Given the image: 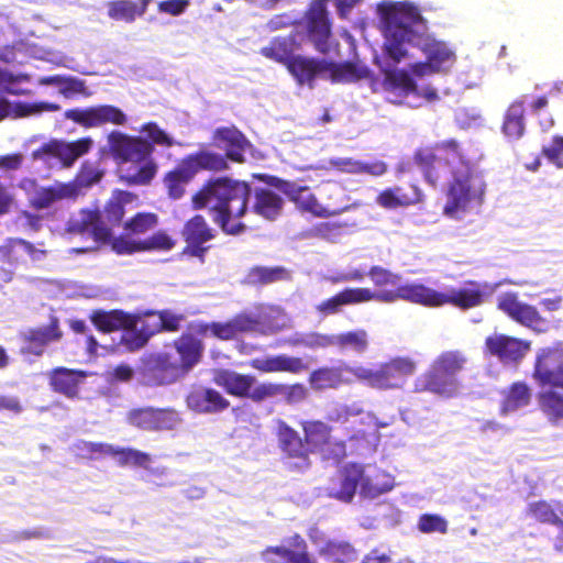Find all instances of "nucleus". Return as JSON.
Returning a JSON list of instances; mask_svg holds the SVG:
<instances>
[{
	"label": "nucleus",
	"instance_id": "nucleus-1",
	"mask_svg": "<svg viewBox=\"0 0 563 563\" xmlns=\"http://www.w3.org/2000/svg\"><path fill=\"white\" fill-rule=\"evenodd\" d=\"M376 12L384 35V56L378 64L388 100L412 108L420 106V99L435 100L437 90L418 80L448 74L456 62L454 47L428 32L426 20L410 1L385 0Z\"/></svg>",
	"mask_w": 563,
	"mask_h": 563
},
{
	"label": "nucleus",
	"instance_id": "nucleus-2",
	"mask_svg": "<svg viewBox=\"0 0 563 563\" xmlns=\"http://www.w3.org/2000/svg\"><path fill=\"white\" fill-rule=\"evenodd\" d=\"M416 161L428 183L435 186L446 172L452 179L445 191L443 214L453 220H463L481 207L485 183L464 157L455 141H446L435 148L420 150Z\"/></svg>",
	"mask_w": 563,
	"mask_h": 563
},
{
	"label": "nucleus",
	"instance_id": "nucleus-3",
	"mask_svg": "<svg viewBox=\"0 0 563 563\" xmlns=\"http://www.w3.org/2000/svg\"><path fill=\"white\" fill-rule=\"evenodd\" d=\"M367 275L378 290L372 292H391L396 297L384 303H393L397 300H406L429 307H440L451 303L461 309H470L482 305L485 298L490 297L501 285L506 283H471L464 288H448L437 291L419 283H401V277L382 266H373Z\"/></svg>",
	"mask_w": 563,
	"mask_h": 563
},
{
	"label": "nucleus",
	"instance_id": "nucleus-4",
	"mask_svg": "<svg viewBox=\"0 0 563 563\" xmlns=\"http://www.w3.org/2000/svg\"><path fill=\"white\" fill-rule=\"evenodd\" d=\"M296 40L292 36H278L262 47L261 54L286 65L300 85H311L316 77L330 79L333 82H352L367 76L365 67H357L350 63L335 64L294 56Z\"/></svg>",
	"mask_w": 563,
	"mask_h": 563
},
{
	"label": "nucleus",
	"instance_id": "nucleus-5",
	"mask_svg": "<svg viewBox=\"0 0 563 563\" xmlns=\"http://www.w3.org/2000/svg\"><path fill=\"white\" fill-rule=\"evenodd\" d=\"M250 187L242 181L218 178L194 197L196 208H208L213 220L229 234H239L244 224L239 220L249 206Z\"/></svg>",
	"mask_w": 563,
	"mask_h": 563
},
{
	"label": "nucleus",
	"instance_id": "nucleus-6",
	"mask_svg": "<svg viewBox=\"0 0 563 563\" xmlns=\"http://www.w3.org/2000/svg\"><path fill=\"white\" fill-rule=\"evenodd\" d=\"M191 329L174 341L170 351L153 355L145 364L143 379L147 385H167L190 372L205 352L203 342Z\"/></svg>",
	"mask_w": 563,
	"mask_h": 563
},
{
	"label": "nucleus",
	"instance_id": "nucleus-7",
	"mask_svg": "<svg viewBox=\"0 0 563 563\" xmlns=\"http://www.w3.org/2000/svg\"><path fill=\"white\" fill-rule=\"evenodd\" d=\"M108 145L111 155L120 164V178L129 185H148L157 174V164L152 158V144L144 139L113 131L108 136Z\"/></svg>",
	"mask_w": 563,
	"mask_h": 563
},
{
	"label": "nucleus",
	"instance_id": "nucleus-8",
	"mask_svg": "<svg viewBox=\"0 0 563 563\" xmlns=\"http://www.w3.org/2000/svg\"><path fill=\"white\" fill-rule=\"evenodd\" d=\"M91 321L102 332L121 330L120 343L129 351L143 347L153 334L163 330L161 312H148L140 317L120 310L97 311Z\"/></svg>",
	"mask_w": 563,
	"mask_h": 563
},
{
	"label": "nucleus",
	"instance_id": "nucleus-9",
	"mask_svg": "<svg viewBox=\"0 0 563 563\" xmlns=\"http://www.w3.org/2000/svg\"><path fill=\"white\" fill-rule=\"evenodd\" d=\"M136 197L128 191L117 190L108 201L102 213L82 210L68 223L70 233L87 234L95 242L110 238L111 227L118 224L124 214V206L132 203Z\"/></svg>",
	"mask_w": 563,
	"mask_h": 563
},
{
	"label": "nucleus",
	"instance_id": "nucleus-10",
	"mask_svg": "<svg viewBox=\"0 0 563 563\" xmlns=\"http://www.w3.org/2000/svg\"><path fill=\"white\" fill-rule=\"evenodd\" d=\"M467 360L460 351L441 353L430 369L415 382V391H430L444 398H452L460 391L457 374L464 368Z\"/></svg>",
	"mask_w": 563,
	"mask_h": 563
},
{
	"label": "nucleus",
	"instance_id": "nucleus-11",
	"mask_svg": "<svg viewBox=\"0 0 563 563\" xmlns=\"http://www.w3.org/2000/svg\"><path fill=\"white\" fill-rule=\"evenodd\" d=\"M416 371V363L408 357H395L375 367L356 365L357 382L378 390L402 388L407 378Z\"/></svg>",
	"mask_w": 563,
	"mask_h": 563
},
{
	"label": "nucleus",
	"instance_id": "nucleus-12",
	"mask_svg": "<svg viewBox=\"0 0 563 563\" xmlns=\"http://www.w3.org/2000/svg\"><path fill=\"white\" fill-rule=\"evenodd\" d=\"M227 167L225 158L216 153L202 151L196 155H189L172 172L164 183L168 195L173 199H179L185 191V186L200 169L221 170Z\"/></svg>",
	"mask_w": 563,
	"mask_h": 563
},
{
	"label": "nucleus",
	"instance_id": "nucleus-13",
	"mask_svg": "<svg viewBox=\"0 0 563 563\" xmlns=\"http://www.w3.org/2000/svg\"><path fill=\"white\" fill-rule=\"evenodd\" d=\"M93 145L90 137L75 142L51 141L33 152L35 161H42L49 168L70 167L75 161L87 154Z\"/></svg>",
	"mask_w": 563,
	"mask_h": 563
},
{
	"label": "nucleus",
	"instance_id": "nucleus-14",
	"mask_svg": "<svg viewBox=\"0 0 563 563\" xmlns=\"http://www.w3.org/2000/svg\"><path fill=\"white\" fill-rule=\"evenodd\" d=\"M19 187L25 192L30 203L36 209L49 208L60 200L76 197L79 192L77 183L56 181L48 187H41L32 178H23Z\"/></svg>",
	"mask_w": 563,
	"mask_h": 563
},
{
	"label": "nucleus",
	"instance_id": "nucleus-15",
	"mask_svg": "<svg viewBox=\"0 0 563 563\" xmlns=\"http://www.w3.org/2000/svg\"><path fill=\"white\" fill-rule=\"evenodd\" d=\"M534 378L541 385L563 389V342L537 351Z\"/></svg>",
	"mask_w": 563,
	"mask_h": 563
},
{
	"label": "nucleus",
	"instance_id": "nucleus-16",
	"mask_svg": "<svg viewBox=\"0 0 563 563\" xmlns=\"http://www.w3.org/2000/svg\"><path fill=\"white\" fill-rule=\"evenodd\" d=\"M305 30L309 41L320 53L338 54V45L333 44L331 37L328 12L323 1H317L311 4L306 18Z\"/></svg>",
	"mask_w": 563,
	"mask_h": 563
},
{
	"label": "nucleus",
	"instance_id": "nucleus-17",
	"mask_svg": "<svg viewBox=\"0 0 563 563\" xmlns=\"http://www.w3.org/2000/svg\"><path fill=\"white\" fill-rule=\"evenodd\" d=\"M307 443L313 451L320 453L324 460L334 462L345 456V444L333 440L330 435V427L322 421H306L302 423Z\"/></svg>",
	"mask_w": 563,
	"mask_h": 563
},
{
	"label": "nucleus",
	"instance_id": "nucleus-18",
	"mask_svg": "<svg viewBox=\"0 0 563 563\" xmlns=\"http://www.w3.org/2000/svg\"><path fill=\"white\" fill-rule=\"evenodd\" d=\"M265 563H318L308 552L305 539L299 534L286 538L282 544L268 547L261 552Z\"/></svg>",
	"mask_w": 563,
	"mask_h": 563
},
{
	"label": "nucleus",
	"instance_id": "nucleus-19",
	"mask_svg": "<svg viewBox=\"0 0 563 563\" xmlns=\"http://www.w3.org/2000/svg\"><path fill=\"white\" fill-rule=\"evenodd\" d=\"M89 451L97 456H111L120 466H136L148 471L154 476L166 473L165 468H151L152 457L150 454L131 449L120 448L108 443H89Z\"/></svg>",
	"mask_w": 563,
	"mask_h": 563
},
{
	"label": "nucleus",
	"instance_id": "nucleus-20",
	"mask_svg": "<svg viewBox=\"0 0 563 563\" xmlns=\"http://www.w3.org/2000/svg\"><path fill=\"white\" fill-rule=\"evenodd\" d=\"M357 416H361V422L363 424L373 428L375 431L380 428L389 427L396 419L395 415L378 418L372 412L364 413L361 404L356 401L352 404L333 401L330 402L325 409V418L331 422L346 423Z\"/></svg>",
	"mask_w": 563,
	"mask_h": 563
},
{
	"label": "nucleus",
	"instance_id": "nucleus-21",
	"mask_svg": "<svg viewBox=\"0 0 563 563\" xmlns=\"http://www.w3.org/2000/svg\"><path fill=\"white\" fill-rule=\"evenodd\" d=\"M45 252L21 239H8L0 245V262L9 266L1 271L0 279L8 283L12 278V269L19 264L25 263L27 258L33 262L41 261Z\"/></svg>",
	"mask_w": 563,
	"mask_h": 563
},
{
	"label": "nucleus",
	"instance_id": "nucleus-22",
	"mask_svg": "<svg viewBox=\"0 0 563 563\" xmlns=\"http://www.w3.org/2000/svg\"><path fill=\"white\" fill-rule=\"evenodd\" d=\"M395 297L391 292H372L369 288H346L335 296L323 300L316 308L321 314L329 316L340 312L343 306L358 305L372 300L389 301Z\"/></svg>",
	"mask_w": 563,
	"mask_h": 563
},
{
	"label": "nucleus",
	"instance_id": "nucleus-23",
	"mask_svg": "<svg viewBox=\"0 0 563 563\" xmlns=\"http://www.w3.org/2000/svg\"><path fill=\"white\" fill-rule=\"evenodd\" d=\"M498 308L520 324L537 332H544L548 328L545 320L537 309L519 301L514 292H505L498 297Z\"/></svg>",
	"mask_w": 563,
	"mask_h": 563
},
{
	"label": "nucleus",
	"instance_id": "nucleus-24",
	"mask_svg": "<svg viewBox=\"0 0 563 563\" xmlns=\"http://www.w3.org/2000/svg\"><path fill=\"white\" fill-rule=\"evenodd\" d=\"M65 118L85 128H95L106 123L123 125L126 122V115L119 108L110 104L67 110Z\"/></svg>",
	"mask_w": 563,
	"mask_h": 563
},
{
	"label": "nucleus",
	"instance_id": "nucleus-25",
	"mask_svg": "<svg viewBox=\"0 0 563 563\" xmlns=\"http://www.w3.org/2000/svg\"><path fill=\"white\" fill-rule=\"evenodd\" d=\"M276 186L287 195L299 209L313 216L330 217L341 210L340 208L331 209L330 206L321 205L308 187L280 179L277 180Z\"/></svg>",
	"mask_w": 563,
	"mask_h": 563
},
{
	"label": "nucleus",
	"instance_id": "nucleus-26",
	"mask_svg": "<svg viewBox=\"0 0 563 563\" xmlns=\"http://www.w3.org/2000/svg\"><path fill=\"white\" fill-rule=\"evenodd\" d=\"M276 434L280 450L287 455L289 466L302 471L309 466L308 455L298 432L290 428L285 421H276Z\"/></svg>",
	"mask_w": 563,
	"mask_h": 563
},
{
	"label": "nucleus",
	"instance_id": "nucleus-27",
	"mask_svg": "<svg viewBox=\"0 0 563 563\" xmlns=\"http://www.w3.org/2000/svg\"><path fill=\"white\" fill-rule=\"evenodd\" d=\"M186 404L190 410L205 415L222 412L230 406V401L220 391L202 385L190 388Z\"/></svg>",
	"mask_w": 563,
	"mask_h": 563
},
{
	"label": "nucleus",
	"instance_id": "nucleus-28",
	"mask_svg": "<svg viewBox=\"0 0 563 563\" xmlns=\"http://www.w3.org/2000/svg\"><path fill=\"white\" fill-rule=\"evenodd\" d=\"M487 351L503 363H517L530 350V342L514 336L494 333L485 342Z\"/></svg>",
	"mask_w": 563,
	"mask_h": 563
},
{
	"label": "nucleus",
	"instance_id": "nucleus-29",
	"mask_svg": "<svg viewBox=\"0 0 563 563\" xmlns=\"http://www.w3.org/2000/svg\"><path fill=\"white\" fill-rule=\"evenodd\" d=\"M357 364H346L343 363L339 366L333 367H321L313 371L310 374L309 383L312 389L314 390H323L328 388H338L340 385H350L356 379V369Z\"/></svg>",
	"mask_w": 563,
	"mask_h": 563
},
{
	"label": "nucleus",
	"instance_id": "nucleus-30",
	"mask_svg": "<svg viewBox=\"0 0 563 563\" xmlns=\"http://www.w3.org/2000/svg\"><path fill=\"white\" fill-rule=\"evenodd\" d=\"M363 466L358 464L345 465L328 485V495L344 503L352 501L356 488L361 487Z\"/></svg>",
	"mask_w": 563,
	"mask_h": 563
},
{
	"label": "nucleus",
	"instance_id": "nucleus-31",
	"mask_svg": "<svg viewBox=\"0 0 563 563\" xmlns=\"http://www.w3.org/2000/svg\"><path fill=\"white\" fill-rule=\"evenodd\" d=\"M63 333L58 328V321L53 318L48 325L30 329L21 334L23 339L21 353L41 356L45 347L52 342L59 341Z\"/></svg>",
	"mask_w": 563,
	"mask_h": 563
},
{
	"label": "nucleus",
	"instance_id": "nucleus-32",
	"mask_svg": "<svg viewBox=\"0 0 563 563\" xmlns=\"http://www.w3.org/2000/svg\"><path fill=\"white\" fill-rule=\"evenodd\" d=\"M311 542L318 548L320 556L333 563H352L357 559V551L347 541L323 540L318 531H311Z\"/></svg>",
	"mask_w": 563,
	"mask_h": 563
},
{
	"label": "nucleus",
	"instance_id": "nucleus-33",
	"mask_svg": "<svg viewBox=\"0 0 563 563\" xmlns=\"http://www.w3.org/2000/svg\"><path fill=\"white\" fill-rule=\"evenodd\" d=\"M212 382L229 395L246 398L256 379L254 376L244 375L232 369L217 368L212 371Z\"/></svg>",
	"mask_w": 563,
	"mask_h": 563
},
{
	"label": "nucleus",
	"instance_id": "nucleus-34",
	"mask_svg": "<svg viewBox=\"0 0 563 563\" xmlns=\"http://www.w3.org/2000/svg\"><path fill=\"white\" fill-rule=\"evenodd\" d=\"M172 247L173 242L170 238L164 233L155 234L144 241L130 236L119 238L112 243L113 251L121 255H128L146 250H169Z\"/></svg>",
	"mask_w": 563,
	"mask_h": 563
},
{
	"label": "nucleus",
	"instance_id": "nucleus-35",
	"mask_svg": "<svg viewBox=\"0 0 563 563\" xmlns=\"http://www.w3.org/2000/svg\"><path fill=\"white\" fill-rule=\"evenodd\" d=\"M213 141L216 146L224 150L227 156L235 162H243L244 153L250 148L244 135L235 128L217 129Z\"/></svg>",
	"mask_w": 563,
	"mask_h": 563
},
{
	"label": "nucleus",
	"instance_id": "nucleus-36",
	"mask_svg": "<svg viewBox=\"0 0 563 563\" xmlns=\"http://www.w3.org/2000/svg\"><path fill=\"white\" fill-rule=\"evenodd\" d=\"M250 366L262 373L287 372L297 374L305 369L301 358L286 354L255 357L251 360Z\"/></svg>",
	"mask_w": 563,
	"mask_h": 563
},
{
	"label": "nucleus",
	"instance_id": "nucleus-37",
	"mask_svg": "<svg viewBox=\"0 0 563 563\" xmlns=\"http://www.w3.org/2000/svg\"><path fill=\"white\" fill-rule=\"evenodd\" d=\"M329 167L342 173L371 175L378 177L387 172V165L380 159H355L352 157H334L329 161Z\"/></svg>",
	"mask_w": 563,
	"mask_h": 563
},
{
	"label": "nucleus",
	"instance_id": "nucleus-38",
	"mask_svg": "<svg viewBox=\"0 0 563 563\" xmlns=\"http://www.w3.org/2000/svg\"><path fill=\"white\" fill-rule=\"evenodd\" d=\"M86 377L80 371L57 367L48 373L49 385L53 390L65 395L68 398H75L78 394V385Z\"/></svg>",
	"mask_w": 563,
	"mask_h": 563
},
{
	"label": "nucleus",
	"instance_id": "nucleus-39",
	"mask_svg": "<svg viewBox=\"0 0 563 563\" xmlns=\"http://www.w3.org/2000/svg\"><path fill=\"white\" fill-rule=\"evenodd\" d=\"M60 107L52 102H14L11 103L5 99H0V121L7 117L24 118L38 115L42 112H56Z\"/></svg>",
	"mask_w": 563,
	"mask_h": 563
},
{
	"label": "nucleus",
	"instance_id": "nucleus-40",
	"mask_svg": "<svg viewBox=\"0 0 563 563\" xmlns=\"http://www.w3.org/2000/svg\"><path fill=\"white\" fill-rule=\"evenodd\" d=\"M284 200L275 191L256 189L252 200V211L266 220H275L283 210Z\"/></svg>",
	"mask_w": 563,
	"mask_h": 563
},
{
	"label": "nucleus",
	"instance_id": "nucleus-41",
	"mask_svg": "<svg viewBox=\"0 0 563 563\" xmlns=\"http://www.w3.org/2000/svg\"><path fill=\"white\" fill-rule=\"evenodd\" d=\"M421 200V191L412 186L410 192H407L399 186L383 190L376 198V203L385 209L405 208Z\"/></svg>",
	"mask_w": 563,
	"mask_h": 563
},
{
	"label": "nucleus",
	"instance_id": "nucleus-42",
	"mask_svg": "<svg viewBox=\"0 0 563 563\" xmlns=\"http://www.w3.org/2000/svg\"><path fill=\"white\" fill-rule=\"evenodd\" d=\"M395 486L394 477L387 473L363 467L361 481V495L366 498H376L390 492Z\"/></svg>",
	"mask_w": 563,
	"mask_h": 563
},
{
	"label": "nucleus",
	"instance_id": "nucleus-43",
	"mask_svg": "<svg viewBox=\"0 0 563 563\" xmlns=\"http://www.w3.org/2000/svg\"><path fill=\"white\" fill-rule=\"evenodd\" d=\"M183 234L188 243V250L195 256H200L205 251L202 244L213 238L211 229L200 216L187 222Z\"/></svg>",
	"mask_w": 563,
	"mask_h": 563
},
{
	"label": "nucleus",
	"instance_id": "nucleus-44",
	"mask_svg": "<svg viewBox=\"0 0 563 563\" xmlns=\"http://www.w3.org/2000/svg\"><path fill=\"white\" fill-rule=\"evenodd\" d=\"M41 86H55L58 88V92L66 99H71L76 95H82L85 97L91 96V91L85 85V81L65 75H54L40 77L37 80Z\"/></svg>",
	"mask_w": 563,
	"mask_h": 563
},
{
	"label": "nucleus",
	"instance_id": "nucleus-45",
	"mask_svg": "<svg viewBox=\"0 0 563 563\" xmlns=\"http://www.w3.org/2000/svg\"><path fill=\"white\" fill-rule=\"evenodd\" d=\"M530 400L531 393L528 386L522 383H515L507 390L503 391L499 413L503 417L510 416L527 407Z\"/></svg>",
	"mask_w": 563,
	"mask_h": 563
},
{
	"label": "nucleus",
	"instance_id": "nucleus-46",
	"mask_svg": "<svg viewBox=\"0 0 563 563\" xmlns=\"http://www.w3.org/2000/svg\"><path fill=\"white\" fill-rule=\"evenodd\" d=\"M333 340L334 347L341 352L364 354L369 346V336L367 331L364 329H355L333 334Z\"/></svg>",
	"mask_w": 563,
	"mask_h": 563
},
{
	"label": "nucleus",
	"instance_id": "nucleus-47",
	"mask_svg": "<svg viewBox=\"0 0 563 563\" xmlns=\"http://www.w3.org/2000/svg\"><path fill=\"white\" fill-rule=\"evenodd\" d=\"M261 333L271 334L287 327L288 318L278 307L261 305L256 308Z\"/></svg>",
	"mask_w": 563,
	"mask_h": 563
},
{
	"label": "nucleus",
	"instance_id": "nucleus-48",
	"mask_svg": "<svg viewBox=\"0 0 563 563\" xmlns=\"http://www.w3.org/2000/svg\"><path fill=\"white\" fill-rule=\"evenodd\" d=\"M525 97L516 100L508 108L503 131L508 139L518 140L523 135L525 132Z\"/></svg>",
	"mask_w": 563,
	"mask_h": 563
},
{
	"label": "nucleus",
	"instance_id": "nucleus-49",
	"mask_svg": "<svg viewBox=\"0 0 563 563\" xmlns=\"http://www.w3.org/2000/svg\"><path fill=\"white\" fill-rule=\"evenodd\" d=\"M333 334L319 332H296L284 340L285 344L291 346H305L310 350H323L334 347Z\"/></svg>",
	"mask_w": 563,
	"mask_h": 563
},
{
	"label": "nucleus",
	"instance_id": "nucleus-50",
	"mask_svg": "<svg viewBox=\"0 0 563 563\" xmlns=\"http://www.w3.org/2000/svg\"><path fill=\"white\" fill-rule=\"evenodd\" d=\"M539 406L547 418L555 423H563V395L554 390L540 393Z\"/></svg>",
	"mask_w": 563,
	"mask_h": 563
},
{
	"label": "nucleus",
	"instance_id": "nucleus-51",
	"mask_svg": "<svg viewBox=\"0 0 563 563\" xmlns=\"http://www.w3.org/2000/svg\"><path fill=\"white\" fill-rule=\"evenodd\" d=\"M190 329L199 334V335H207L209 332L211 335L220 339V340H231L236 336L234 332L233 324L230 321L228 322H212V323H205V322H196L190 325Z\"/></svg>",
	"mask_w": 563,
	"mask_h": 563
},
{
	"label": "nucleus",
	"instance_id": "nucleus-52",
	"mask_svg": "<svg viewBox=\"0 0 563 563\" xmlns=\"http://www.w3.org/2000/svg\"><path fill=\"white\" fill-rule=\"evenodd\" d=\"M108 16L115 21L131 23L137 16V2L133 0H114L107 3Z\"/></svg>",
	"mask_w": 563,
	"mask_h": 563
},
{
	"label": "nucleus",
	"instance_id": "nucleus-53",
	"mask_svg": "<svg viewBox=\"0 0 563 563\" xmlns=\"http://www.w3.org/2000/svg\"><path fill=\"white\" fill-rule=\"evenodd\" d=\"M31 76L27 74H13L8 70L0 69V92L10 95H26L29 91L19 88L23 82L30 81Z\"/></svg>",
	"mask_w": 563,
	"mask_h": 563
},
{
	"label": "nucleus",
	"instance_id": "nucleus-54",
	"mask_svg": "<svg viewBox=\"0 0 563 563\" xmlns=\"http://www.w3.org/2000/svg\"><path fill=\"white\" fill-rule=\"evenodd\" d=\"M139 132L145 135L144 140L152 144L153 148L154 145L170 147L176 144L175 140L154 122L142 125Z\"/></svg>",
	"mask_w": 563,
	"mask_h": 563
},
{
	"label": "nucleus",
	"instance_id": "nucleus-55",
	"mask_svg": "<svg viewBox=\"0 0 563 563\" xmlns=\"http://www.w3.org/2000/svg\"><path fill=\"white\" fill-rule=\"evenodd\" d=\"M448 520L440 515L423 514L419 517L417 528L422 533H441L448 532Z\"/></svg>",
	"mask_w": 563,
	"mask_h": 563
},
{
	"label": "nucleus",
	"instance_id": "nucleus-56",
	"mask_svg": "<svg viewBox=\"0 0 563 563\" xmlns=\"http://www.w3.org/2000/svg\"><path fill=\"white\" fill-rule=\"evenodd\" d=\"M128 421L143 430H155V409L147 407L131 410L128 413Z\"/></svg>",
	"mask_w": 563,
	"mask_h": 563
},
{
	"label": "nucleus",
	"instance_id": "nucleus-57",
	"mask_svg": "<svg viewBox=\"0 0 563 563\" xmlns=\"http://www.w3.org/2000/svg\"><path fill=\"white\" fill-rule=\"evenodd\" d=\"M542 155L556 168L563 169V136L553 135L551 141L542 146Z\"/></svg>",
	"mask_w": 563,
	"mask_h": 563
},
{
	"label": "nucleus",
	"instance_id": "nucleus-58",
	"mask_svg": "<svg viewBox=\"0 0 563 563\" xmlns=\"http://www.w3.org/2000/svg\"><path fill=\"white\" fill-rule=\"evenodd\" d=\"M287 277V272L280 267H255L249 274V279L252 283H273Z\"/></svg>",
	"mask_w": 563,
	"mask_h": 563
},
{
	"label": "nucleus",
	"instance_id": "nucleus-59",
	"mask_svg": "<svg viewBox=\"0 0 563 563\" xmlns=\"http://www.w3.org/2000/svg\"><path fill=\"white\" fill-rule=\"evenodd\" d=\"M528 512L540 522L553 523L558 526L562 521L552 507L545 501H537L529 504Z\"/></svg>",
	"mask_w": 563,
	"mask_h": 563
},
{
	"label": "nucleus",
	"instance_id": "nucleus-60",
	"mask_svg": "<svg viewBox=\"0 0 563 563\" xmlns=\"http://www.w3.org/2000/svg\"><path fill=\"white\" fill-rule=\"evenodd\" d=\"M29 54L33 58L54 64L56 66H67L68 58L60 52H55L38 46H30Z\"/></svg>",
	"mask_w": 563,
	"mask_h": 563
},
{
	"label": "nucleus",
	"instance_id": "nucleus-61",
	"mask_svg": "<svg viewBox=\"0 0 563 563\" xmlns=\"http://www.w3.org/2000/svg\"><path fill=\"white\" fill-rule=\"evenodd\" d=\"M367 275L365 268L347 267L343 271L324 276V279L332 284L362 282Z\"/></svg>",
	"mask_w": 563,
	"mask_h": 563
},
{
	"label": "nucleus",
	"instance_id": "nucleus-62",
	"mask_svg": "<svg viewBox=\"0 0 563 563\" xmlns=\"http://www.w3.org/2000/svg\"><path fill=\"white\" fill-rule=\"evenodd\" d=\"M279 388L280 384L276 383L254 384L246 398H250L255 402H261L268 398L279 397Z\"/></svg>",
	"mask_w": 563,
	"mask_h": 563
},
{
	"label": "nucleus",
	"instance_id": "nucleus-63",
	"mask_svg": "<svg viewBox=\"0 0 563 563\" xmlns=\"http://www.w3.org/2000/svg\"><path fill=\"white\" fill-rule=\"evenodd\" d=\"M180 421V416L176 410L155 409V430H173Z\"/></svg>",
	"mask_w": 563,
	"mask_h": 563
},
{
	"label": "nucleus",
	"instance_id": "nucleus-64",
	"mask_svg": "<svg viewBox=\"0 0 563 563\" xmlns=\"http://www.w3.org/2000/svg\"><path fill=\"white\" fill-rule=\"evenodd\" d=\"M307 396L308 389L301 384H280L279 397H282L289 405L299 404L303 401Z\"/></svg>",
	"mask_w": 563,
	"mask_h": 563
}]
</instances>
